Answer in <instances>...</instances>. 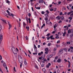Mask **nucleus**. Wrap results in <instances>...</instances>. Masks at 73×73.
I'll return each instance as SVG.
<instances>
[{
	"label": "nucleus",
	"mask_w": 73,
	"mask_h": 73,
	"mask_svg": "<svg viewBox=\"0 0 73 73\" xmlns=\"http://www.w3.org/2000/svg\"><path fill=\"white\" fill-rule=\"evenodd\" d=\"M19 60L20 63H23V60L21 56H19Z\"/></svg>",
	"instance_id": "1"
},
{
	"label": "nucleus",
	"mask_w": 73,
	"mask_h": 73,
	"mask_svg": "<svg viewBox=\"0 0 73 73\" xmlns=\"http://www.w3.org/2000/svg\"><path fill=\"white\" fill-rule=\"evenodd\" d=\"M7 12L9 16H11L13 17L14 15H13L12 13L9 12V11L8 10H7Z\"/></svg>",
	"instance_id": "2"
},
{
	"label": "nucleus",
	"mask_w": 73,
	"mask_h": 73,
	"mask_svg": "<svg viewBox=\"0 0 73 73\" xmlns=\"http://www.w3.org/2000/svg\"><path fill=\"white\" fill-rule=\"evenodd\" d=\"M2 40H3V35L0 34V44H1L2 42Z\"/></svg>",
	"instance_id": "3"
},
{
	"label": "nucleus",
	"mask_w": 73,
	"mask_h": 73,
	"mask_svg": "<svg viewBox=\"0 0 73 73\" xmlns=\"http://www.w3.org/2000/svg\"><path fill=\"white\" fill-rule=\"evenodd\" d=\"M59 52L61 54H62V53H63V52L64 51H63V48H62L60 49L59 50Z\"/></svg>",
	"instance_id": "4"
},
{
	"label": "nucleus",
	"mask_w": 73,
	"mask_h": 73,
	"mask_svg": "<svg viewBox=\"0 0 73 73\" xmlns=\"http://www.w3.org/2000/svg\"><path fill=\"white\" fill-rule=\"evenodd\" d=\"M13 53H14L15 56H17V52L16 50L15 51H13Z\"/></svg>",
	"instance_id": "5"
},
{
	"label": "nucleus",
	"mask_w": 73,
	"mask_h": 73,
	"mask_svg": "<svg viewBox=\"0 0 73 73\" xmlns=\"http://www.w3.org/2000/svg\"><path fill=\"white\" fill-rule=\"evenodd\" d=\"M34 48L35 50V52H37V47L36 46V45L35 44L34 45Z\"/></svg>",
	"instance_id": "6"
},
{
	"label": "nucleus",
	"mask_w": 73,
	"mask_h": 73,
	"mask_svg": "<svg viewBox=\"0 0 73 73\" xmlns=\"http://www.w3.org/2000/svg\"><path fill=\"white\" fill-rule=\"evenodd\" d=\"M8 23V25H9V29H11V28L12 26L10 24V23H9V22H8V21H7Z\"/></svg>",
	"instance_id": "7"
},
{
	"label": "nucleus",
	"mask_w": 73,
	"mask_h": 73,
	"mask_svg": "<svg viewBox=\"0 0 73 73\" xmlns=\"http://www.w3.org/2000/svg\"><path fill=\"white\" fill-rule=\"evenodd\" d=\"M57 25H58V24L56 23L54 26V29H55V28H56V27H57Z\"/></svg>",
	"instance_id": "8"
},
{
	"label": "nucleus",
	"mask_w": 73,
	"mask_h": 73,
	"mask_svg": "<svg viewBox=\"0 0 73 73\" xmlns=\"http://www.w3.org/2000/svg\"><path fill=\"white\" fill-rule=\"evenodd\" d=\"M41 57L42 58V60L44 59V58H45V54H43L42 55Z\"/></svg>",
	"instance_id": "9"
},
{
	"label": "nucleus",
	"mask_w": 73,
	"mask_h": 73,
	"mask_svg": "<svg viewBox=\"0 0 73 73\" xmlns=\"http://www.w3.org/2000/svg\"><path fill=\"white\" fill-rule=\"evenodd\" d=\"M11 50H12V52H13L14 51H15V50H16V49L15 48V47H13L12 48Z\"/></svg>",
	"instance_id": "10"
},
{
	"label": "nucleus",
	"mask_w": 73,
	"mask_h": 73,
	"mask_svg": "<svg viewBox=\"0 0 73 73\" xmlns=\"http://www.w3.org/2000/svg\"><path fill=\"white\" fill-rule=\"evenodd\" d=\"M53 35H51L50 36L51 40H54V38H53Z\"/></svg>",
	"instance_id": "11"
},
{
	"label": "nucleus",
	"mask_w": 73,
	"mask_h": 73,
	"mask_svg": "<svg viewBox=\"0 0 73 73\" xmlns=\"http://www.w3.org/2000/svg\"><path fill=\"white\" fill-rule=\"evenodd\" d=\"M35 8L36 9H41V7H36V6H35Z\"/></svg>",
	"instance_id": "12"
},
{
	"label": "nucleus",
	"mask_w": 73,
	"mask_h": 73,
	"mask_svg": "<svg viewBox=\"0 0 73 73\" xmlns=\"http://www.w3.org/2000/svg\"><path fill=\"white\" fill-rule=\"evenodd\" d=\"M39 2L40 3H44V0H40Z\"/></svg>",
	"instance_id": "13"
},
{
	"label": "nucleus",
	"mask_w": 73,
	"mask_h": 73,
	"mask_svg": "<svg viewBox=\"0 0 73 73\" xmlns=\"http://www.w3.org/2000/svg\"><path fill=\"white\" fill-rule=\"evenodd\" d=\"M61 61V59H59L57 60V62H58L59 63Z\"/></svg>",
	"instance_id": "14"
},
{
	"label": "nucleus",
	"mask_w": 73,
	"mask_h": 73,
	"mask_svg": "<svg viewBox=\"0 0 73 73\" xmlns=\"http://www.w3.org/2000/svg\"><path fill=\"white\" fill-rule=\"evenodd\" d=\"M66 34V32H64L63 33V37H64V36H65V34Z\"/></svg>",
	"instance_id": "15"
},
{
	"label": "nucleus",
	"mask_w": 73,
	"mask_h": 73,
	"mask_svg": "<svg viewBox=\"0 0 73 73\" xmlns=\"http://www.w3.org/2000/svg\"><path fill=\"white\" fill-rule=\"evenodd\" d=\"M45 24H43V25L41 27V29H42V28H43L44 27H45Z\"/></svg>",
	"instance_id": "16"
},
{
	"label": "nucleus",
	"mask_w": 73,
	"mask_h": 73,
	"mask_svg": "<svg viewBox=\"0 0 73 73\" xmlns=\"http://www.w3.org/2000/svg\"><path fill=\"white\" fill-rule=\"evenodd\" d=\"M45 16L46 17H49V15L47 14L46 13L45 14Z\"/></svg>",
	"instance_id": "17"
},
{
	"label": "nucleus",
	"mask_w": 73,
	"mask_h": 73,
	"mask_svg": "<svg viewBox=\"0 0 73 73\" xmlns=\"http://www.w3.org/2000/svg\"><path fill=\"white\" fill-rule=\"evenodd\" d=\"M3 65L4 68H5L6 66H7V64H6L5 63H3Z\"/></svg>",
	"instance_id": "18"
},
{
	"label": "nucleus",
	"mask_w": 73,
	"mask_h": 73,
	"mask_svg": "<svg viewBox=\"0 0 73 73\" xmlns=\"http://www.w3.org/2000/svg\"><path fill=\"white\" fill-rule=\"evenodd\" d=\"M26 29H27V30L28 31H29V27L28 26L27 28V26H26Z\"/></svg>",
	"instance_id": "19"
},
{
	"label": "nucleus",
	"mask_w": 73,
	"mask_h": 73,
	"mask_svg": "<svg viewBox=\"0 0 73 73\" xmlns=\"http://www.w3.org/2000/svg\"><path fill=\"white\" fill-rule=\"evenodd\" d=\"M53 56V55L52 54H50L48 56V58H51Z\"/></svg>",
	"instance_id": "20"
},
{
	"label": "nucleus",
	"mask_w": 73,
	"mask_h": 73,
	"mask_svg": "<svg viewBox=\"0 0 73 73\" xmlns=\"http://www.w3.org/2000/svg\"><path fill=\"white\" fill-rule=\"evenodd\" d=\"M24 62L25 65H27V62H26V59H25V60Z\"/></svg>",
	"instance_id": "21"
},
{
	"label": "nucleus",
	"mask_w": 73,
	"mask_h": 73,
	"mask_svg": "<svg viewBox=\"0 0 73 73\" xmlns=\"http://www.w3.org/2000/svg\"><path fill=\"white\" fill-rule=\"evenodd\" d=\"M68 33H71V31L69 29L68 31Z\"/></svg>",
	"instance_id": "22"
},
{
	"label": "nucleus",
	"mask_w": 73,
	"mask_h": 73,
	"mask_svg": "<svg viewBox=\"0 0 73 73\" xmlns=\"http://www.w3.org/2000/svg\"><path fill=\"white\" fill-rule=\"evenodd\" d=\"M56 18L57 19H58V20H60V19L61 18V17L60 16H57L56 17Z\"/></svg>",
	"instance_id": "23"
},
{
	"label": "nucleus",
	"mask_w": 73,
	"mask_h": 73,
	"mask_svg": "<svg viewBox=\"0 0 73 73\" xmlns=\"http://www.w3.org/2000/svg\"><path fill=\"white\" fill-rule=\"evenodd\" d=\"M26 20L27 21V23H28V18L27 17H25Z\"/></svg>",
	"instance_id": "24"
},
{
	"label": "nucleus",
	"mask_w": 73,
	"mask_h": 73,
	"mask_svg": "<svg viewBox=\"0 0 73 73\" xmlns=\"http://www.w3.org/2000/svg\"><path fill=\"white\" fill-rule=\"evenodd\" d=\"M4 15H5V16H7V17H8V16H7V14L6 13H4Z\"/></svg>",
	"instance_id": "25"
},
{
	"label": "nucleus",
	"mask_w": 73,
	"mask_h": 73,
	"mask_svg": "<svg viewBox=\"0 0 73 73\" xmlns=\"http://www.w3.org/2000/svg\"><path fill=\"white\" fill-rule=\"evenodd\" d=\"M51 43H50V42L49 43L47 44V46H50V45H51Z\"/></svg>",
	"instance_id": "26"
},
{
	"label": "nucleus",
	"mask_w": 73,
	"mask_h": 73,
	"mask_svg": "<svg viewBox=\"0 0 73 73\" xmlns=\"http://www.w3.org/2000/svg\"><path fill=\"white\" fill-rule=\"evenodd\" d=\"M68 19H70V20H72V17H69L68 18Z\"/></svg>",
	"instance_id": "27"
},
{
	"label": "nucleus",
	"mask_w": 73,
	"mask_h": 73,
	"mask_svg": "<svg viewBox=\"0 0 73 73\" xmlns=\"http://www.w3.org/2000/svg\"><path fill=\"white\" fill-rule=\"evenodd\" d=\"M1 20H2V21H3V22H4L5 23V24H7V22H6V21H5V20H4L3 19H2Z\"/></svg>",
	"instance_id": "28"
},
{
	"label": "nucleus",
	"mask_w": 73,
	"mask_h": 73,
	"mask_svg": "<svg viewBox=\"0 0 73 73\" xmlns=\"http://www.w3.org/2000/svg\"><path fill=\"white\" fill-rule=\"evenodd\" d=\"M50 35V33H48L47 35H46V36H47L48 37L49 36V35Z\"/></svg>",
	"instance_id": "29"
},
{
	"label": "nucleus",
	"mask_w": 73,
	"mask_h": 73,
	"mask_svg": "<svg viewBox=\"0 0 73 73\" xmlns=\"http://www.w3.org/2000/svg\"><path fill=\"white\" fill-rule=\"evenodd\" d=\"M28 16L29 17H31V14L30 13H29L28 14Z\"/></svg>",
	"instance_id": "30"
},
{
	"label": "nucleus",
	"mask_w": 73,
	"mask_h": 73,
	"mask_svg": "<svg viewBox=\"0 0 73 73\" xmlns=\"http://www.w3.org/2000/svg\"><path fill=\"white\" fill-rule=\"evenodd\" d=\"M6 3H8V4H9V3H10V1H9L8 0H7L6 1Z\"/></svg>",
	"instance_id": "31"
},
{
	"label": "nucleus",
	"mask_w": 73,
	"mask_h": 73,
	"mask_svg": "<svg viewBox=\"0 0 73 73\" xmlns=\"http://www.w3.org/2000/svg\"><path fill=\"white\" fill-rule=\"evenodd\" d=\"M2 29V27H1V25H0V31H1Z\"/></svg>",
	"instance_id": "32"
},
{
	"label": "nucleus",
	"mask_w": 73,
	"mask_h": 73,
	"mask_svg": "<svg viewBox=\"0 0 73 73\" xmlns=\"http://www.w3.org/2000/svg\"><path fill=\"white\" fill-rule=\"evenodd\" d=\"M41 13L42 15H44V14H45V12L44 11H42L41 12Z\"/></svg>",
	"instance_id": "33"
},
{
	"label": "nucleus",
	"mask_w": 73,
	"mask_h": 73,
	"mask_svg": "<svg viewBox=\"0 0 73 73\" xmlns=\"http://www.w3.org/2000/svg\"><path fill=\"white\" fill-rule=\"evenodd\" d=\"M34 15L36 16H37V14L36 13V12H35L34 13Z\"/></svg>",
	"instance_id": "34"
},
{
	"label": "nucleus",
	"mask_w": 73,
	"mask_h": 73,
	"mask_svg": "<svg viewBox=\"0 0 73 73\" xmlns=\"http://www.w3.org/2000/svg\"><path fill=\"white\" fill-rule=\"evenodd\" d=\"M48 19L47 17H46L45 18L44 20L46 21L47 20H48Z\"/></svg>",
	"instance_id": "35"
},
{
	"label": "nucleus",
	"mask_w": 73,
	"mask_h": 73,
	"mask_svg": "<svg viewBox=\"0 0 73 73\" xmlns=\"http://www.w3.org/2000/svg\"><path fill=\"white\" fill-rule=\"evenodd\" d=\"M42 70L43 72H45V71H46V69L45 68H43L42 69Z\"/></svg>",
	"instance_id": "36"
},
{
	"label": "nucleus",
	"mask_w": 73,
	"mask_h": 73,
	"mask_svg": "<svg viewBox=\"0 0 73 73\" xmlns=\"http://www.w3.org/2000/svg\"><path fill=\"white\" fill-rule=\"evenodd\" d=\"M0 60H2V56H1V55H0Z\"/></svg>",
	"instance_id": "37"
},
{
	"label": "nucleus",
	"mask_w": 73,
	"mask_h": 73,
	"mask_svg": "<svg viewBox=\"0 0 73 73\" xmlns=\"http://www.w3.org/2000/svg\"><path fill=\"white\" fill-rule=\"evenodd\" d=\"M45 51H48V48H46L45 49Z\"/></svg>",
	"instance_id": "38"
},
{
	"label": "nucleus",
	"mask_w": 73,
	"mask_h": 73,
	"mask_svg": "<svg viewBox=\"0 0 73 73\" xmlns=\"http://www.w3.org/2000/svg\"><path fill=\"white\" fill-rule=\"evenodd\" d=\"M68 68H70V63L68 64Z\"/></svg>",
	"instance_id": "39"
},
{
	"label": "nucleus",
	"mask_w": 73,
	"mask_h": 73,
	"mask_svg": "<svg viewBox=\"0 0 73 73\" xmlns=\"http://www.w3.org/2000/svg\"><path fill=\"white\" fill-rule=\"evenodd\" d=\"M23 25H27L25 23V22H23Z\"/></svg>",
	"instance_id": "40"
},
{
	"label": "nucleus",
	"mask_w": 73,
	"mask_h": 73,
	"mask_svg": "<svg viewBox=\"0 0 73 73\" xmlns=\"http://www.w3.org/2000/svg\"><path fill=\"white\" fill-rule=\"evenodd\" d=\"M50 38V36L49 37H48L47 38V40H49V39Z\"/></svg>",
	"instance_id": "41"
},
{
	"label": "nucleus",
	"mask_w": 73,
	"mask_h": 73,
	"mask_svg": "<svg viewBox=\"0 0 73 73\" xmlns=\"http://www.w3.org/2000/svg\"><path fill=\"white\" fill-rule=\"evenodd\" d=\"M25 38H26V40H28V36H26L25 37Z\"/></svg>",
	"instance_id": "42"
},
{
	"label": "nucleus",
	"mask_w": 73,
	"mask_h": 73,
	"mask_svg": "<svg viewBox=\"0 0 73 73\" xmlns=\"http://www.w3.org/2000/svg\"><path fill=\"white\" fill-rule=\"evenodd\" d=\"M56 47H57V48H58V47H60V45H58V44H56Z\"/></svg>",
	"instance_id": "43"
},
{
	"label": "nucleus",
	"mask_w": 73,
	"mask_h": 73,
	"mask_svg": "<svg viewBox=\"0 0 73 73\" xmlns=\"http://www.w3.org/2000/svg\"><path fill=\"white\" fill-rule=\"evenodd\" d=\"M28 20H29V23H31V19L30 18L28 19Z\"/></svg>",
	"instance_id": "44"
},
{
	"label": "nucleus",
	"mask_w": 73,
	"mask_h": 73,
	"mask_svg": "<svg viewBox=\"0 0 73 73\" xmlns=\"http://www.w3.org/2000/svg\"><path fill=\"white\" fill-rule=\"evenodd\" d=\"M60 40H58V41H57L56 43H57V44H59V43H60Z\"/></svg>",
	"instance_id": "45"
},
{
	"label": "nucleus",
	"mask_w": 73,
	"mask_h": 73,
	"mask_svg": "<svg viewBox=\"0 0 73 73\" xmlns=\"http://www.w3.org/2000/svg\"><path fill=\"white\" fill-rule=\"evenodd\" d=\"M23 63H21L20 65V67L21 68L22 67V64Z\"/></svg>",
	"instance_id": "46"
},
{
	"label": "nucleus",
	"mask_w": 73,
	"mask_h": 73,
	"mask_svg": "<svg viewBox=\"0 0 73 73\" xmlns=\"http://www.w3.org/2000/svg\"><path fill=\"white\" fill-rule=\"evenodd\" d=\"M33 54H34V55H35V54H37V52H34L33 53Z\"/></svg>",
	"instance_id": "47"
},
{
	"label": "nucleus",
	"mask_w": 73,
	"mask_h": 73,
	"mask_svg": "<svg viewBox=\"0 0 73 73\" xmlns=\"http://www.w3.org/2000/svg\"><path fill=\"white\" fill-rule=\"evenodd\" d=\"M56 50H57V48H55L54 49H53V51H55Z\"/></svg>",
	"instance_id": "48"
},
{
	"label": "nucleus",
	"mask_w": 73,
	"mask_h": 73,
	"mask_svg": "<svg viewBox=\"0 0 73 73\" xmlns=\"http://www.w3.org/2000/svg\"><path fill=\"white\" fill-rule=\"evenodd\" d=\"M50 25H52V22H50Z\"/></svg>",
	"instance_id": "49"
},
{
	"label": "nucleus",
	"mask_w": 73,
	"mask_h": 73,
	"mask_svg": "<svg viewBox=\"0 0 73 73\" xmlns=\"http://www.w3.org/2000/svg\"><path fill=\"white\" fill-rule=\"evenodd\" d=\"M14 71L16 72V69L15 68V67H14Z\"/></svg>",
	"instance_id": "50"
},
{
	"label": "nucleus",
	"mask_w": 73,
	"mask_h": 73,
	"mask_svg": "<svg viewBox=\"0 0 73 73\" xmlns=\"http://www.w3.org/2000/svg\"><path fill=\"white\" fill-rule=\"evenodd\" d=\"M56 33V31H53L52 32V34H54V33Z\"/></svg>",
	"instance_id": "51"
},
{
	"label": "nucleus",
	"mask_w": 73,
	"mask_h": 73,
	"mask_svg": "<svg viewBox=\"0 0 73 73\" xmlns=\"http://www.w3.org/2000/svg\"><path fill=\"white\" fill-rule=\"evenodd\" d=\"M70 17H72L73 16V13H72L70 15Z\"/></svg>",
	"instance_id": "52"
},
{
	"label": "nucleus",
	"mask_w": 73,
	"mask_h": 73,
	"mask_svg": "<svg viewBox=\"0 0 73 73\" xmlns=\"http://www.w3.org/2000/svg\"><path fill=\"white\" fill-rule=\"evenodd\" d=\"M67 44H70V42H67Z\"/></svg>",
	"instance_id": "53"
},
{
	"label": "nucleus",
	"mask_w": 73,
	"mask_h": 73,
	"mask_svg": "<svg viewBox=\"0 0 73 73\" xmlns=\"http://www.w3.org/2000/svg\"><path fill=\"white\" fill-rule=\"evenodd\" d=\"M58 56H57L55 58V60H57V58H58Z\"/></svg>",
	"instance_id": "54"
},
{
	"label": "nucleus",
	"mask_w": 73,
	"mask_h": 73,
	"mask_svg": "<svg viewBox=\"0 0 73 73\" xmlns=\"http://www.w3.org/2000/svg\"><path fill=\"white\" fill-rule=\"evenodd\" d=\"M58 70H57V72L58 73H59V72H60V70H59V69H58Z\"/></svg>",
	"instance_id": "55"
},
{
	"label": "nucleus",
	"mask_w": 73,
	"mask_h": 73,
	"mask_svg": "<svg viewBox=\"0 0 73 73\" xmlns=\"http://www.w3.org/2000/svg\"><path fill=\"white\" fill-rule=\"evenodd\" d=\"M46 68H49V66L48 64L47 65H46Z\"/></svg>",
	"instance_id": "56"
},
{
	"label": "nucleus",
	"mask_w": 73,
	"mask_h": 73,
	"mask_svg": "<svg viewBox=\"0 0 73 73\" xmlns=\"http://www.w3.org/2000/svg\"><path fill=\"white\" fill-rule=\"evenodd\" d=\"M46 12L48 14V13H49V12L48 10H46Z\"/></svg>",
	"instance_id": "57"
},
{
	"label": "nucleus",
	"mask_w": 73,
	"mask_h": 73,
	"mask_svg": "<svg viewBox=\"0 0 73 73\" xmlns=\"http://www.w3.org/2000/svg\"><path fill=\"white\" fill-rule=\"evenodd\" d=\"M70 51L71 53H73V49H71Z\"/></svg>",
	"instance_id": "58"
},
{
	"label": "nucleus",
	"mask_w": 73,
	"mask_h": 73,
	"mask_svg": "<svg viewBox=\"0 0 73 73\" xmlns=\"http://www.w3.org/2000/svg\"><path fill=\"white\" fill-rule=\"evenodd\" d=\"M59 38V37L58 36H56L55 37V38Z\"/></svg>",
	"instance_id": "59"
},
{
	"label": "nucleus",
	"mask_w": 73,
	"mask_h": 73,
	"mask_svg": "<svg viewBox=\"0 0 73 73\" xmlns=\"http://www.w3.org/2000/svg\"><path fill=\"white\" fill-rule=\"evenodd\" d=\"M61 19L62 20H64V17H61Z\"/></svg>",
	"instance_id": "60"
},
{
	"label": "nucleus",
	"mask_w": 73,
	"mask_h": 73,
	"mask_svg": "<svg viewBox=\"0 0 73 73\" xmlns=\"http://www.w3.org/2000/svg\"><path fill=\"white\" fill-rule=\"evenodd\" d=\"M48 66H51V64L50 63H48Z\"/></svg>",
	"instance_id": "61"
},
{
	"label": "nucleus",
	"mask_w": 73,
	"mask_h": 73,
	"mask_svg": "<svg viewBox=\"0 0 73 73\" xmlns=\"http://www.w3.org/2000/svg\"><path fill=\"white\" fill-rule=\"evenodd\" d=\"M44 64H42L41 65V67H44Z\"/></svg>",
	"instance_id": "62"
},
{
	"label": "nucleus",
	"mask_w": 73,
	"mask_h": 73,
	"mask_svg": "<svg viewBox=\"0 0 73 73\" xmlns=\"http://www.w3.org/2000/svg\"><path fill=\"white\" fill-rule=\"evenodd\" d=\"M62 12H60V15H62Z\"/></svg>",
	"instance_id": "63"
},
{
	"label": "nucleus",
	"mask_w": 73,
	"mask_h": 73,
	"mask_svg": "<svg viewBox=\"0 0 73 73\" xmlns=\"http://www.w3.org/2000/svg\"><path fill=\"white\" fill-rule=\"evenodd\" d=\"M45 54H48V52L47 51H46L45 52Z\"/></svg>",
	"instance_id": "64"
}]
</instances>
